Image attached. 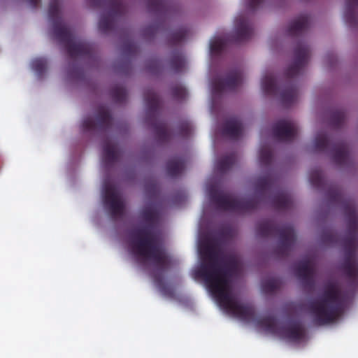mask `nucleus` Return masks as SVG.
<instances>
[{
	"label": "nucleus",
	"mask_w": 358,
	"mask_h": 358,
	"mask_svg": "<svg viewBox=\"0 0 358 358\" xmlns=\"http://www.w3.org/2000/svg\"><path fill=\"white\" fill-rule=\"evenodd\" d=\"M310 17L307 15H301L292 20V106L296 97V90L294 81L296 76L303 71L310 56L309 45L303 40L294 45L296 35H303L310 26Z\"/></svg>",
	"instance_id": "obj_6"
},
{
	"label": "nucleus",
	"mask_w": 358,
	"mask_h": 358,
	"mask_svg": "<svg viewBox=\"0 0 358 358\" xmlns=\"http://www.w3.org/2000/svg\"><path fill=\"white\" fill-rule=\"evenodd\" d=\"M282 281L279 278H270L264 279L262 282V290L265 294H273L280 289Z\"/></svg>",
	"instance_id": "obj_28"
},
{
	"label": "nucleus",
	"mask_w": 358,
	"mask_h": 358,
	"mask_svg": "<svg viewBox=\"0 0 358 358\" xmlns=\"http://www.w3.org/2000/svg\"><path fill=\"white\" fill-rule=\"evenodd\" d=\"M103 201L113 218H116L123 215L124 210V203L120 199L117 192L112 187L106 188Z\"/></svg>",
	"instance_id": "obj_17"
},
{
	"label": "nucleus",
	"mask_w": 358,
	"mask_h": 358,
	"mask_svg": "<svg viewBox=\"0 0 358 358\" xmlns=\"http://www.w3.org/2000/svg\"><path fill=\"white\" fill-rule=\"evenodd\" d=\"M299 275L306 286L312 287L315 284V268L309 261L302 262L298 268Z\"/></svg>",
	"instance_id": "obj_21"
},
{
	"label": "nucleus",
	"mask_w": 358,
	"mask_h": 358,
	"mask_svg": "<svg viewBox=\"0 0 358 358\" xmlns=\"http://www.w3.org/2000/svg\"><path fill=\"white\" fill-rule=\"evenodd\" d=\"M171 71L175 73L182 71L185 66V59L182 52L179 50L173 51L169 61Z\"/></svg>",
	"instance_id": "obj_25"
},
{
	"label": "nucleus",
	"mask_w": 358,
	"mask_h": 358,
	"mask_svg": "<svg viewBox=\"0 0 358 358\" xmlns=\"http://www.w3.org/2000/svg\"><path fill=\"white\" fill-rule=\"evenodd\" d=\"M161 29V24L159 23H152L149 24L143 29V36H155Z\"/></svg>",
	"instance_id": "obj_40"
},
{
	"label": "nucleus",
	"mask_w": 358,
	"mask_h": 358,
	"mask_svg": "<svg viewBox=\"0 0 358 358\" xmlns=\"http://www.w3.org/2000/svg\"><path fill=\"white\" fill-rule=\"evenodd\" d=\"M357 6L358 0H345L344 18L350 26H355L357 24V17L355 12Z\"/></svg>",
	"instance_id": "obj_24"
},
{
	"label": "nucleus",
	"mask_w": 358,
	"mask_h": 358,
	"mask_svg": "<svg viewBox=\"0 0 358 358\" xmlns=\"http://www.w3.org/2000/svg\"><path fill=\"white\" fill-rule=\"evenodd\" d=\"M315 149L320 152L330 151L332 160L338 165H343L349 159V152L346 143L343 141L334 142L324 132H320L314 141Z\"/></svg>",
	"instance_id": "obj_13"
},
{
	"label": "nucleus",
	"mask_w": 358,
	"mask_h": 358,
	"mask_svg": "<svg viewBox=\"0 0 358 358\" xmlns=\"http://www.w3.org/2000/svg\"><path fill=\"white\" fill-rule=\"evenodd\" d=\"M292 142L294 141V138L296 137L297 136V128H296V126L295 125V124L292 122Z\"/></svg>",
	"instance_id": "obj_45"
},
{
	"label": "nucleus",
	"mask_w": 358,
	"mask_h": 358,
	"mask_svg": "<svg viewBox=\"0 0 358 358\" xmlns=\"http://www.w3.org/2000/svg\"><path fill=\"white\" fill-rule=\"evenodd\" d=\"M113 124V118L109 110L103 106L97 109L95 120L90 117L85 119L82 127L85 131H106L108 130Z\"/></svg>",
	"instance_id": "obj_16"
},
{
	"label": "nucleus",
	"mask_w": 358,
	"mask_h": 358,
	"mask_svg": "<svg viewBox=\"0 0 358 358\" xmlns=\"http://www.w3.org/2000/svg\"><path fill=\"white\" fill-rule=\"evenodd\" d=\"M94 7H107L108 11L101 15L99 21V29L106 34L115 29L117 22L124 16L126 10L122 0H90Z\"/></svg>",
	"instance_id": "obj_11"
},
{
	"label": "nucleus",
	"mask_w": 358,
	"mask_h": 358,
	"mask_svg": "<svg viewBox=\"0 0 358 358\" xmlns=\"http://www.w3.org/2000/svg\"><path fill=\"white\" fill-rule=\"evenodd\" d=\"M306 340L305 330L292 321V344Z\"/></svg>",
	"instance_id": "obj_39"
},
{
	"label": "nucleus",
	"mask_w": 358,
	"mask_h": 358,
	"mask_svg": "<svg viewBox=\"0 0 358 358\" xmlns=\"http://www.w3.org/2000/svg\"><path fill=\"white\" fill-rule=\"evenodd\" d=\"M47 66L48 62L45 58H36L31 62L32 69L36 71L39 76H41L45 73Z\"/></svg>",
	"instance_id": "obj_34"
},
{
	"label": "nucleus",
	"mask_w": 358,
	"mask_h": 358,
	"mask_svg": "<svg viewBox=\"0 0 358 358\" xmlns=\"http://www.w3.org/2000/svg\"><path fill=\"white\" fill-rule=\"evenodd\" d=\"M154 67H156V68L159 67V61H157V60H152L148 65V70L150 72H154V69H153Z\"/></svg>",
	"instance_id": "obj_43"
},
{
	"label": "nucleus",
	"mask_w": 358,
	"mask_h": 358,
	"mask_svg": "<svg viewBox=\"0 0 358 358\" xmlns=\"http://www.w3.org/2000/svg\"><path fill=\"white\" fill-rule=\"evenodd\" d=\"M243 79V72L241 69H232L224 78H217L213 81V92L215 94H220L224 91H234L241 85Z\"/></svg>",
	"instance_id": "obj_15"
},
{
	"label": "nucleus",
	"mask_w": 358,
	"mask_h": 358,
	"mask_svg": "<svg viewBox=\"0 0 358 358\" xmlns=\"http://www.w3.org/2000/svg\"><path fill=\"white\" fill-rule=\"evenodd\" d=\"M285 33L287 36L291 35V22L287 23L286 26Z\"/></svg>",
	"instance_id": "obj_46"
},
{
	"label": "nucleus",
	"mask_w": 358,
	"mask_h": 358,
	"mask_svg": "<svg viewBox=\"0 0 358 358\" xmlns=\"http://www.w3.org/2000/svg\"><path fill=\"white\" fill-rule=\"evenodd\" d=\"M253 35V28L250 22L243 16L235 20L234 31L227 39L217 37L211 41L210 50L212 54L220 55L227 46V43L239 44L250 40Z\"/></svg>",
	"instance_id": "obj_9"
},
{
	"label": "nucleus",
	"mask_w": 358,
	"mask_h": 358,
	"mask_svg": "<svg viewBox=\"0 0 358 358\" xmlns=\"http://www.w3.org/2000/svg\"><path fill=\"white\" fill-rule=\"evenodd\" d=\"M321 241L326 245H334L339 242V236L332 230H326L321 234Z\"/></svg>",
	"instance_id": "obj_36"
},
{
	"label": "nucleus",
	"mask_w": 358,
	"mask_h": 358,
	"mask_svg": "<svg viewBox=\"0 0 358 358\" xmlns=\"http://www.w3.org/2000/svg\"><path fill=\"white\" fill-rule=\"evenodd\" d=\"M291 203V197L284 191H278L271 199L272 206L278 210H284Z\"/></svg>",
	"instance_id": "obj_26"
},
{
	"label": "nucleus",
	"mask_w": 358,
	"mask_h": 358,
	"mask_svg": "<svg viewBox=\"0 0 358 358\" xmlns=\"http://www.w3.org/2000/svg\"><path fill=\"white\" fill-rule=\"evenodd\" d=\"M122 50L127 56L134 55L138 51L136 44L131 39V35L128 33V38L124 42Z\"/></svg>",
	"instance_id": "obj_37"
},
{
	"label": "nucleus",
	"mask_w": 358,
	"mask_h": 358,
	"mask_svg": "<svg viewBox=\"0 0 358 358\" xmlns=\"http://www.w3.org/2000/svg\"><path fill=\"white\" fill-rule=\"evenodd\" d=\"M172 97L178 101L185 99L187 96L186 89L180 84H175L171 87Z\"/></svg>",
	"instance_id": "obj_38"
},
{
	"label": "nucleus",
	"mask_w": 358,
	"mask_h": 358,
	"mask_svg": "<svg viewBox=\"0 0 358 358\" xmlns=\"http://www.w3.org/2000/svg\"><path fill=\"white\" fill-rule=\"evenodd\" d=\"M185 166V159L183 157L176 156L168 160L166 164L167 174L175 178L182 173Z\"/></svg>",
	"instance_id": "obj_23"
},
{
	"label": "nucleus",
	"mask_w": 358,
	"mask_h": 358,
	"mask_svg": "<svg viewBox=\"0 0 358 358\" xmlns=\"http://www.w3.org/2000/svg\"><path fill=\"white\" fill-rule=\"evenodd\" d=\"M236 161V155L231 153L221 159L216 164V169L220 173H224L233 166Z\"/></svg>",
	"instance_id": "obj_27"
},
{
	"label": "nucleus",
	"mask_w": 358,
	"mask_h": 358,
	"mask_svg": "<svg viewBox=\"0 0 358 358\" xmlns=\"http://www.w3.org/2000/svg\"><path fill=\"white\" fill-rule=\"evenodd\" d=\"M327 196L332 205L341 206L347 219L348 231L343 239L345 250L344 262L342 268L352 283H356L358 278V264L356 260V250L358 243V216L354 199L347 197L343 189L337 185H331Z\"/></svg>",
	"instance_id": "obj_3"
},
{
	"label": "nucleus",
	"mask_w": 358,
	"mask_h": 358,
	"mask_svg": "<svg viewBox=\"0 0 358 358\" xmlns=\"http://www.w3.org/2000/svg\"><path fill=\"white\" fill-rule=\"evenodd\" d=\"M48 16L52 22L55 38L64 44L67 53L71 58L92 56L93 46L85 41H76L70 27L63 22L60 15L59 0L50 1Z\"/></svg>",
	"instance_id": "obj_4"
},
{
	"label": "nucleus",
	"mask_w": 358,
	"mask_h": 358,
	"mask_svg": "<svg viewBox=\"0 0 358 358\" xmlns=\"http://www.w3.org/2000/svg\"><path fill=\"white\" fill-rule=\"evenodd\" d=\"M201 252L205 259L195 271L194 277L203 279L210 293L227 313L244 322L255 320L253 306L241 303L231 292V278L238 270L236 259L233 257L222 258L214 242L208 238L203 243Z\"/></svg>",
	"instance_id": "obj_1"
},
{
	"label": "nucleus",
	"mask_w": 358,
	"mask_h": 358,
	"mask_svg": "<svg viewBox=\"0 0 358 358\" xmlns=\"http://www.w3.org/2000/svg\"><path fill=\"white\" fill-rule=\"evenodd\" d=\"M141 217L148 225L134 231L132 248L143 261H150L157 267L152 277L159 289L165 292L164 272L170 266L171 259L152 231V226L159 220V213L154 206L146 205L141 211Z\"/></svg>",
	"instance_id": "obj_2"
},
{
	"label": "nucleus",
	"mask_w": 358,
	"mask_h": 358,
	"mask_svg": "<svg viewBox=\"0 0 358 358\" xmlns=\"http://www.w3.org/2000/svg\"><path fill=\"white\" fill-rule=\"evenodd\" d=\"M310 182L313 187L323 189L326 185V180L321 169H315L310 173Z\"/></svg>",
	"instance_id": "obj_30"
},
{
	"label": "nucleus",
	"mask_w": 358,
	"mask_h": 358,
	"mask_svg": "<svg viewBox=\"0 0 358 358\" xmlns=\"http://www.w3.org/2000/svg\"><path fill=\"white\" fill-rule=\"evenodd\" d=\"M273 137L278 141H287L291 138V121L280 120L273 126Z\"/></svg>",
	"instance_id": "obj_22"
},
{
	"label": "nucleus",
	"mask_w": 358,
	"mask_h": 358,
	"mask_svg": "<svg viewBox=\"0 0 358 358\" xmlns=\"http://www.w3.org/2000/svg\"><path fill=\"white\" fill-rule=\"evenodd\" d=\"M188 36V30L185 27H180L172 32L169 38L168 42L170 45H177L182 42Z\"/></svg>",
	"instance_id": "obj_31"
},
{
	"label": "nucleus",
	"mask_w": 358,
	"mask_h": 358,
	"mask_svg": "<svg viewBox=\"0 0 358 358\" xmlns=\"http://www.w3.org/2000/svg\"><path fill=\"white\" fill-rule=\"evenodd\" d=\"M243 127L241 119L238 117H230L222 125L223 136L233 140L238 139L243 134Z\"/></svg>",
	"instance_id": "obj_18"
},
{
	"label": "nucleus",
	"mask_w": 358,
	"mask_h": 358,
	"mask_svg": "<svg viewBox=\"0 0 358 358\" xmlns=\"http://www.w3.org/2000/svg\"><path fill=\"white\" fill-rule=\"evenodd\" d=\"M110 96L116 103H123L126 101L127 92L122 85H115L110 90Z\"/></svg>",
	"instance_id": "obj_33"
},
{
	"label": "nucleus",
	"mask_w": 358,
	"mask_h": 358,
	"mask_svg": "<svg viewBox=\"0 0 358 358\" xmlns=\"http://www.w3.org/2000/svg\"><path fill=\"white\" fill-rule=\"evenodd\" d=\"M279 186V180L273 173H268L258 178L255 182V189L258 194Z\"/></svg>",
	"instance_id": "obj_20"
},
{
	"label": "nucleus",
	"mask_w": 358,
	"mask_h": 358,
	"mask_svg": "<svg viewBox=\"0 0 358 358\" xmlns=\"http://www.w3.org/2000/svg\"><path fill=\"white\" fill-rule=\"evenodd\" d=\"M258 327L267 334L282 340L291 339V313L287 310L285 321H278L272 316H266L257 321Z\"/></svg>",
	"instance_id": "obj_14"
},
{
	"label": "nucleus",
	"mask_w": 358,
	"mask_h": 358,
	"mask_svg": "<svg viewBox=\"0 0 358 358\" xmlns=\"http://www.w3.org/2000/svg\"><path fill=\"white\" fill-rule=\"evenodd\" d=\"M264 1V0H249L248 4V8L252 11H255L262 4Z\"/></svg>",
	"instance_id": "obj_42"
},
{
	"label": "nucleus",
	"mask_w": 358,
	"mask_h": 358,
	"mask_svg": "<svg viewBox=\"0 0 358 358\" xmlns=\"http://www.w3.org/2000/svg\"><path fill=\"white\" fill-rule=\"evenodd\" d=\"M148 9L155 13L166 14L170 12V8L166 0H147Z\"/></svg>",
	"instance_id": "obj_29"
},
{
	"label": "nucleus",
	"mask_w": 358,
	"mask_h": 358,
	"mask_svg": "<svg viewBox=\"0 0 358 358\" xmlns=\"http://www.w3.org/2000/svg\"><path fill=\"white\" fill-rule=\"evenodd\" d=\"M208 193L212 202L218 209L243 213L257 209L260 203L259 196L238 199L224 193L215 185L208 187Z\"/></svg>",
	"instance_id": "obj_7"
},
{
	"label": "nucleus",
	"mask_w": 358,
	"mask_h": 358,
	"mask_svg": "<svg viewBox=\"0 0 358 358\" xmlns=\"http://www.w3.org/2000/svg\"><path fill=\"white\" fill-rule=\"evenodd\" d=\"M180 135L184 137H187L189 136L192 127L191 125L187 122H184L180 124L178 128Z\"/></svg>",
	"instance_id": "obj_41"
},
{
	"label": "nucleus",
	"mask_w": 358,
	"mask_h": 358,
	"mask_svg": "<svg viewBox=\"0 0 358 358\" xmlns=\"http://www.w3.org/2000/svg\"><path fill=\"white\" fill-rule=\"evenodd\" d=\"M343 308L341 291L335 283L327 284L319 299L310 306L314 322L318 325L336 320L343 313Z\"/></svg>",
	"instance_id": "obj_5"
},
{
	"label": "nucleus",
	"mask_w": 358,
	"mask_h": 358,
	"mask_svg": "<svg viewBox=\"0 0 358 358\" xmlns=\"http://www.w3.org/2000/svg\"><path fill=\"white\" fill-rule=\"evenodd\" d=\"M285 76V83H282L272 73L266 74L262 80V88L266 94L278 96L282 104H289L291 103V66H287Z\"/></svg>",
	"instance_id": "obj_12"
},
{
	"label": "nucleus",
	"mask_w": 358,
	"mask_h": 358,
	"mask_svg": "<svg viewBox=\"0 0 358 358\" xmlns=\"http://www.w3.org/2000/svg\"><path fill=\"white\" fill-rule=\"evenodd\" d=\"M32 8H36L41 3V0H27Z\"/></svg>",
	"instance_id": "obj_44"
},
{
	"label": "nucleus",
	"mask_w": 358,
	"mask_h": 358,
	"mask_svg": "<svg viewBox=\"0 0 358 358\" xmlns=\"http://www.w3.org/2000/svg\"><path fill=\"white\" fill-rule=\"evenodd\" d=\"M345 119V114L341 110H336L331 113L330 124L335 128H339L342 126Z\"/></svg>",
	"instance_id": "obj_35"
},
{
	"label": "nucleus",
	"mask_w": 358,
	"mask_h": 358,
	"mask_svg": "<svg viewBox=\"0 0 358 358\" xmlns=\"http://www.w3.org/2000/svg\"><path fill=\"white\" fill-rule=\"evenodd\" d=\"M292 208H294V204L293 203L292 204Z\"/></svg>",
	"instance_id": "obj_48"
},
{
	"label": "nucleus",
	"mask_w": 358,
	"mask_h": 358,
	"mask_svg": "<svg viewBox=\"0 0 358 358\" xmlns=\"http://www.w3.org/2000/svg\"><path fill=\"white\" fill-rule=\"evenodd\" d=\"M273 152L268 145H263L259 150V159L260 164L264 166H269L273 162Z\"/></svg>",
	"instance_id": "obj_32"
},
{
	"label": "nucleus",
	"mask_w": 358,
	"mask_h": 358,
	"mask_svg": "<svg viewBox=\"0 0 358 358\" xmlns=\"http://www.w3.org/2000/svg\"><path fill=\"white\" fill-rule=\"evenodd\" d=\"M121 152L117 145L106 139L103 143V163L104 166L109 168L117 162L120 157Z\"/></svg>",
	"instance_id": "obj_19"
},
{
	"label": "nucleus",
	"mask_w": 358,
	"mask_h": 358,
	"mask_svg": "<svg viewBox=\"0 0 358 358\" xmlns=\"http://www.w3.org/2000/svg\"><path fill=\"white\" fill-rule=\"evenodd\" d=\"M143 97L147 106L145 122L150 125L155 131L159 141L166 142L171 138L170 131L164 123L157 120V115L161 106L159 95L151 88L144 90Z\"/></svg>",
	"instance_id": "obj_10"
},
{
	"label": "nucleus",
	"mask_w": 358,
	"mask_h": 358,
	"mask_svg": "<svg viewBox=\"0 0 358 358\" xmlns=\"http://www.w3.org/2000/svg\"><path fill=\"white\" fill-rule=\"evenodd\" d=\"M292 245H293L294 242H295V241H296V234H295L293 229H292Z\"/></svg>",
	"instance_id": "obj_47"
},
{
	"label": "nucleus",
	"mask_w": 358,
	"mask_h": 358,
	"mask_svg": "<svg viewBox=\"0 0 358 358\" xmlns=\"http://www.w3.org/2000/svg\"><path fill=\"white\" fill-rule=\"evenodd\" d=\"M257 232L259 236L266 238L269 236L278 237V245L275 248V252L285 257L291 251V225H282L271 220L261 221L257 227Z\"/></svg>",
	"instance_id": "obj_8"
}]
</instances>
